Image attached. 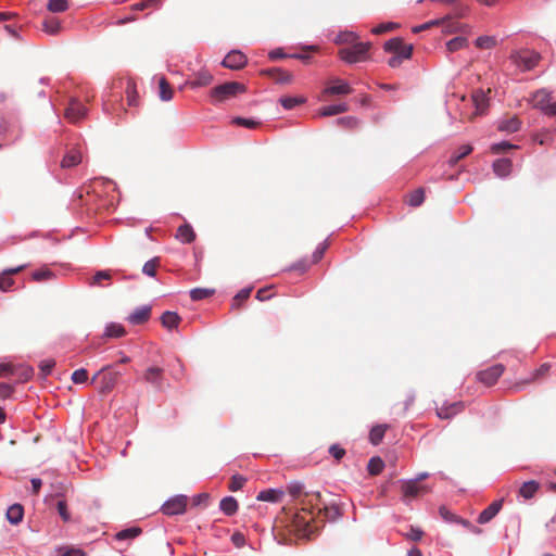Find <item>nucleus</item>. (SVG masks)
I'll use <instances>...</instances> for the list:
<instances>
[{
    "label": "nucleus",
    "mask_w": 556,
    "mask_h": 556,
    "mask_svg": "<svg viewBox=\"0 0 556 556\" xmlns=\"http://www.w3.org/2000/svg\"><path fill=\"white\" fill-rule=\"evenodd\" d=\"M521 122L517 116L503 119L498 123L497 129L507 134L516 132L520 129Z\"/></svg>",
    "instance_id": "24"
},
{
    "label": "nucleus",
    "mask_w": 556,
    "mask_h": 556,
    "mask_svg": "<svg viewBox=\"0 0 556 556\" xmlns=\"http://www.w3.org/2000/svg\"><path fill=\"white\" fill-rule=\"evenodd\" d=\"M533 108L541 110L548 116H556V102L552 101L551 93L546 89H540L532 97Z\"/></svg>",
    "instance_id": "6"
},
{
    "label": "nucleus",
    "mask_w": 556,
    "mask_h": 556,
    "mask_svg": "<svg viewBox=\"0 0 556 556\" xmlns=\"http://www.w3.org/2000/svg\"><path fill=\"white\" fill-rule=\"evenodd\" d=\"M213 81V76L207 71H200L195 74L194 79L188 85L191 88L205 87L208 86Z\"/></svg>",
    "instance_id": "29"
},
{
    "label": "nucleus",
    "mask_w": 556,
    "mask_h": 556,
    "mask_svg": "<svg viewBox=\"0 0 556 556\" xmlns=\"http://www.w3.org/2000/svg\"><path fill=\"white\" fill-rule=\"evenodd\" d=\"M399 27H400V25L397 23L387 22V23H381V24L377 25L376 27H374L371 29V33L375 35H381L384 33L393 31V30L397 29Z\"/></svg>",
    "instance_id": "43"
},
{
    "label": "nucleus",
    "mask_w": 556,
    "mask_h": 556,
    "mask_svg": "<svg viewBox=\"0 0 556 556\" xmlns=\"http://www.w3.org/2000/svg\"><path fill=\"white\" fill-rule=\"evenodd\" d=\"M539 489H540V483L534 480H530V481L522 483V485L519 488L518 493L525 500H530L536 494Z\"/></svg>",
    "instance_id": "27"
},
{
    "label": "nucleus",
    "mask_w": 556,
    "mask_h": 556,
    "mask_svg": "<svg viewBox=\"0 0 556 556\" xmlns=\"http://www.w3.org/2000/svg\"><path fill=\"white\" fill-rule=\"evenodd\" d=\"M472 101L476 108V115H481L486 111L489 98L483 90H476L472 94Z\"/></svg>",
    "instance_id": "22"
},
{
    "label": "nucleus",
    "mask_w": 556,
    "mask_h": 556,
    "mask_svg": "<svg viewBox=\"0 0 556 556\" xmlns=\"http://www.w3.org/2000/svg\"><path fill=\"white\" fill-rule=\"evenodd\" d=\"M189 498L186 495H176L162 506L163 514L167 516L180 515L186 511Z\"/></svg>",
    "instance_id": "10"
},
{
    "label": "nucleus",
    "mask_w": 556,
    "mask_h": 556,
    "mask_svg": "<svg viewBox=\"0 0 556 556\" xmlns=\"http://www.w3.org/2000/svg\"><path fill=\"white\" fill-rule=\"evenodd\" d=\"M495 45H496V39L491 36H481V37L477 38V40H476V46L480 49H491V48L495 47Z\"/></svg>",
    "instance_id": "50"
},
{
    "label": "nucleus",
    "mask_w": 556,
    "mask_h": 556,
    "mask_svg": "<svg viewBox=\"0 0 556 556\" xmlns=\"http://www.w3.org/2000/svg\"><path fill=\"white\" fill-rule=\"evenodd\" d=\"M54 366H55V361L52 358L43 359L39 364L40 371L42 372L43 376L50 375V372Z\"/></svg>",
    "instance_id": "59"
},
{
    "label": "nucleus",
    "mask_w": 556,
    "mask_h": 556,
    "mask_svg": "<svg viewBox=\"0 0 556 556\" xmlns=\"http://www.w3.org/2000/svg\"><path fill=\"white\" fill-rule=\"evenodd\" d=\"M88 380V371L85 368H79L72 374V381L74 383H85Z\"/></svg>",
    "instance_id": "56"
},
{
    "label": "nucleus",
    "mask_w": 556,
    "mask_h": 556,
    "mask_svg": "<svg viewBox=\"0 0 556 556\" xmlns=\"http://www.w3.org/2000/svg\"><path fill=\"white\" fill-rule=\"evenodd\" d=\"M283 496V491L277 489L263 490L257 494V500L263 502L278 503Z\"/></svg>",
    "instance_id": "25"
},
{
    "label": "nucleus",
    "mask_w": 556,
    "mask_h": 556,
    "mask_svg": "<svg viewBox=\"0 0 556 556\" xmlns=\"http://www.w3.org/2000/svg\"><path fill=\"white\" fill-rule=\"evenodd\" d=\"M370 42H355L350 47L340 49L338 55L349 64L365 62L370 58Z\"/></svg>",
    "instance_id": "4"
},
{
    "label": "nucleus",
    "mask_w": 556,
    "mask_h": 556,
    "mask_svg": "<svg viewBox=\"0 0 556 556\" xmlns=\"http://www.w3.org/2000/svg\"><path fill=\"white\" fill-rule=\"evenodd\" d=\"M210 500V495L207 493H200L192 497L193 506H206Z\"/></svg>",
    "instance_id": "60"
},
{
    "label": "nucleus",
    "mask_w": 556,
    "mask_h": 556,
    "mask_svg": "<svg viewBox=\"0 0 556 556\" xmlns=\"http://www.w3.org/2000/svg\"><path fill=\"white\" fill-rule=\"evenodd\" d=\"M287 491L293 498H300L302 495H304V497L301 500V502L303 500L309 498V497H306L307 493L304 492V485L301 482H291L290 484H288Z\"/></svg>",
    "instance_id": "36"
},
{
    "label": "nucleus",
    "mask_w": 556,
    "mask_h": 556,
    "mask_svg": "<svg viewBox=\"0 0 556 556\" xmlns=\"http://www.w3.org/2000/svg\"><path fill=\"white\" fill-rule=\"evenodd\" d=\"M247 482V478L241 476V475H233L231 478H230V481H229V490L231 492H237L239 490H241L243 488V485L245 484Z\"/></svg>",
    "instance_id": "47"
},
{
    "label": "nucleus",
    "mask_w": 556,
    "mask_h": 556,
    "mask_svg": "<svg viewBox=\"0 0 556 556\" xmlns=\"http://www.w3.org/2000/svg\"><path fill=\"white\" fill-rule=\"evenodd\" d=\"M219 507L227 516H232L238 510V502L235 497L227 496L220 501Z\"/></svg>",
    "instance_id": "32"
},
{
    "label": "nucleus",
    "mask_w": 556,
    "mask_h": 556,
    "mask_svg": "<svg viewBox=\"0 0 556 556\" xmlns=\"http://www.w3.org/2000/svg\"><path fill=\"white\" fill-rule=\"evenodd\" d=\"M111 279V274L108 270H99L94 274L91 285H100L102 280Z\"/></svg>",
    "instance_id": "63"
},
{
    "label": "nucleus",
    "mask_w": 556,
    "mask_h": 556,
    "mask_svg": "<svg viewBox=\"0 0 556 556\" xmlns=\"http://www.w3.org/2000/svg\"><path fill=\"white\" fill-rule=\"evenodd\" d=\"M142 378L147 383L152 384L155 390L162 391L164 389L165 377L163 368L150 366L143 371Z\"/></svg>",
    "instance_id": "11"
},
{
    "label": "nucleus",
    "mask_w": 556,
    "mask_h": 556,
    "mask_svg": "<svg viewBox=\"0 0 556 556\" xmlns=\"http://www.w3.org/2000/svg\"><path fill=\"white\" fill-rule=\"evenodd\" d=\"M87 108L76 98H71L64 112V117L72 124H77L87 116Z\"/></svg>",
    "instance_id": "8"
},
{
    "label": "nucleus",
    "mask_w": 556,
    "mask_h": 556,
    "mask_svg": "<svg viewBox=\"0 0 556 556\" xmlns=\"http://www.w3.org/2000/svg\"><path fill=\"white\" fill-rule=\"evenodd\" d=\"M176 239L182 243H191L195 239V232L189 224H185L178 227Z\"/></svg>",
    "instance_id": "26"
},
{
    "label": "nucleus",
    "mask_w": 556,
    "mask_h": 556,
    "mask_svg": "<svg viewBox=\"0 0 556 556\" xmlns=\"http://www.w3.org/2000/svg\"><path fill=\"white\" fill-rule=\"evenodd\" d=\"M180 320V316L177 313L170 311L163 313L161 317V323L163 327L167 328L168 330L176 328L179 325Z\"/></svg>",
    "instance_id": "30"
},
{
    "label": "nucleus",
    "mask_w": 556,
    "mask_h": 556,
    "mask_svg": "<svg viewBox=\"0 0 556 556\" xmlns=\"http://www.w3.org/2000/svg\"><path fill=\"white\" fill-rule=\"evenodd\" d=\"M504 370V365L495 364L484 370L479 371L477 374V378L480 382L490 387L497 381V379L503 375Z\"/></svg>",
    "instance_id": "13"
},
{
    "label": "nucleus",
    "mask_w": 556,
    "mask_h": 556,
    "mask_svg": "<svg viewBox=\"0 0 556 556\" xmlns=\"http://www.w3.org/2000/svg\"><path fill=\"white\" fill-rule=\"evenodd\" d=\"M159 87L161 100L169 101L173 98V89L164 77L160 79Z\"/></svg>",
    "instance_id": "39"
},
{
    "label": "nucleus",
    "mask_w": 556,
    "mask_h": 556,
    "mask_svg": "<svg viewBox=\"0 0 556 556\" xmlns=\"http://www.w3.org/2000/svg\"><path fill=\"white\" fill-rule=\"evenodd\" d=\"M468 40L465 37H455L446 43V48L450 52H455L467 47Z\"/></svg>",
    "instance_id": "42"
},
{
    "label": "nucleus",
    "mask_w": 556,
    "mask_h": 556,
    "mask_svg": "<svg viewBox=\"0 0 556 556\" xmlns=\"http://www.w3.org/2000/svg\"><path fill=\"white\" fill-rule=\"evenodd\" d=\"M121 376L122 372L116 369L115 365H108L93 375L91 383H98L99 392L108 394L113 391Z\"/></svg>",
    "instance_id": "3"
},
{
    "label": "nucleus",
    "mask_w": 556,
    "mask_h": 556,
    "mask_svg": "<svg viewBox=\"0 0 556 556\" xmlns=\"http://www.w3.org/2000/svg\"><path fill=\"white\" fill-rule=\"evenodd\" d=\"M384 51L392 53L388 60V65L392 68L400 67L405 60H409L413 55V45H407L400 37H394L388 40L384 46Z\"/></svg>",
    "instance_id": "2"
},
{
    "label": "nucleus",
    "mask_w": 556,
    "mask_h": 556,
    "mask_svg": "<svg viewBox=\"0 0 556 556\" xmlns=\"http://www.w3.org/2000/svg\"><path fill=\"white\" fill-rule=\"evenodd\" d=\"M551 369V365L548 363L542 364L532 374V377L526 381V383H529L531 381L538 380L540 378L545 377Z\"/></svg>",
    "instance_id": "51"
},
{
    "label": "nucleus",
    "mask_w": 556,
    "mask_h": 556,
    "mask_svg": "<svg viewBox=\"0 0 556 556\" xmlns=\"http://www.w3.org/2000/svg\"><path fill=\"white\" fill-rule=\"evenodd\" d=\"M247 91L245 85L238 83V81H228L222 85H218L214 87L210 91V96L212 99V102L214 104L224 102L226 100H229L231 98L237 97L239 93H244Z\"/></svg>",
    "instance_id": "5"
},
{
    "label": "nucleus",
    "mask_w": 556,
    "mask_h": 556,
    "mask_svg": "<svg viewBox=\"0 0 556 556\" xmlns=\"http://www.w3.org/2000/svg\"><path fill=\"white\" fill-rule=\"evenodd\" d=\"M61 29V24L55 17H47L43 21V30L50 35H56Z\"/></svg>",
    "instance_id": "38"
},
{
    "label": "nucleus",
    "mask_w": 556,
    "mask_h": 556,
    "mask_svg": "<svg viewBox=\"0 0 556 556\" xmlns=\"http://www.w3.org/2000/svg\"><path fill=\"white\" fill-rule=\"evenodd\" d=\"M52 276H53L52 271L48 268H41V269L35 270L31 274L33 279L36 281L47 280V279H50Z\"/></svg>",
    "instance_id": "57"
},
{
    "label": "nucleus",
    "mask_w": 556,
    "mask_h": 556,
    "mask_svg": "<svg viewBox=\"0 0 556 556\" xmlns=\"http://www.w3.org/2000/svg\"><path fill=\"white\" fill-rule=\"evenodd\" d=\"M353 91L352 87L340 78H333L329 80L328 86L324 90L325 94L334 96V94H350Z\"/></svg>",
    "instance_id": "15"
},
{
    "label": "nucleus",
    "mask_w": 556,
    "mask_h": 556,
    "mask_svg": "<svg viewBox=\"0 0 556 556\" xmlns=\"http://www.w3.org/2000/svg\"><path fill=\"white\" fill-rule=\"evenodd\" d=\"M17 368L12 364H0V377L15 375Z\"/></svg>",
    "instance_id": "62"
},
{
    "label": "nucleus",
    "mask_w": 556,
    "mask_h": 556,
    "mask_svg": "<svg viewBox=\"0 0 556 556\" xmlns=\"http://www.w3.org/2000/svg\"><path fill=\"white\" fill-rule=\"evenodd\" d=\"M151 317V307L141 306L135 309L128 317L127 320L132 325H141L147 323Z\"/></svg>",
    "instance_id": "19"
},
{
    "label": "nucleus",
    "mask_w": 556,
    "mask_h": 556,
    "mask_svg": "<svg viewBox=\"0 0 556 556\" xmlns=\"http://www.w3.org/2000/svg\"><path fill=\"white\" fill-rule=\"evenodd\" d=\"M83 160V153L79 147L72 148L67 151L62 160V167L71 168L78 165Z\"/></svg>",
    "instance_id": "20"
},
{
    "label": "nucleus",
    "mask_w": 556,
    "mask_h": 556,
    "mask_svg": "<svg viewBox=\"0 0 556 556\" xmlns=\"http://www.w3.org/2000/svg\"><path fill=\"white\" fill-rule=\"evenodd\" d=\"M383 468H384V463L380 457L376 456V457H371L369 459L367 469L371 476L379 475L383 470Z\"/></svg>",
    "instance_id": "37"
},
{
    "label": "nucleus",
    "mask_w": 556,
    "mask_h": 556,
    "mask_svg": "<svg viewBox=\"0 0 556 556\" xmlns=\"http://www.w3.org/2000/svg\"><path fill=\"white\" fill-rule=\"evenodd\" d=\"M141 533V529L138 527L128 528L125 530L119 531L116 533L115 538L117 540H127V539H134L138 536Z\"/></svg>",
    "instance_id": "49"
},
{
    "label": "nucleus",
    "mask_w": 556,
    "mask_h": 556,
    "mask_svg": "<svg viewBox=\"0 0 556 556\" xmlns=\"http://www.w3.org/2000/svg\"><path fill=\"white\" fill-rule=\"evenodd\" d=\"M306 497L309 498L300 502L304 511L309 510V514H313V510H317V515L324 514L325 518L331 521L338 519L343 514L341 506L338 504L321 506V497L318 492L314 494H306Z\"/></svg>",
    "instance_id": "1"
},
{
    "label": "nucleus",
    "mask_w": 556,
    "mask_h": 556,
    "mask_svg": "<svg viewBox=\"0 0 556 556\" xmlns=\"http://www.w3.org/2000/svg\"><path fill=\"white\" fill-rule=\"evenodd\" d=\"M126 329L123 325L117 323H110L106 325L102 339H114L126 336Z\"/></svg>",
    "instance_id": "23"
},
{
    "label": "nucleus",
    "mask_w": 556,
    "mask_h": 556,
    "mask_svg": "<svg viewBox=\"0 0 556 556\" xmlns=\"http://www.w3.org/2000/svg\"><path fill=\"white\" fill-rule=\"evenodd\" d=\"M248 63V58L240 51L229 52L223 60L222 65L230 70H241Z\"/></svg>",
    "instance_id": "14"
},
{
    "label": "nucleus",
    "mask_w": 556,
    "mask_h": 556,
    "mask_svg": "<svg viewBox=\"0 0 556 556\" xmlns=\"http://www.w3.org/2000/svg\"><path fill=\"white\" fill-rule=\"evenodd\" d=\"M517 147L509 143L508 141H503V142H500V143H494L492 147H491V151L494 153V154H500V153H505L511 149H516Z\"/></svg>",
    "instance_id": "53"
},
{
    "label": "nucleus",
    "mask_w": 556,
    "mask_h": 556,
    "mask_svg": "<svg viewBox=\"0 0 556 556\" xmlns=\"http://www.w3.org/2000/svg\"><path fill=\"white\" fill-rule=\"evenodd\" d=\"M401 491L403 500L408 502L427 494L430 490L427 485L419 484L417 480H407L402 482Z\"/></svg>",
    "instance_id": "9"
},
{
    "label": "nucleus",
    "mask_w": 556,
    "mask_h": 556,
    "mask_svg": "<svg viewBox=\"0 0 556 556\" xmlns=\"http://www.w3.org/2000/svg\"><path fill=\"white\" fill-rule=\"evenodd\" d=\"M511 166L509 159H498L493 163V170L498 177H506L510 174Z\"/></svg>",
    "instance_id": "28"
},
{
    "label": "nucleus",
    "mask_w": 556,
    "mask_h": 556,
    "mask_svg": "<svg viewBox=\"0 0 556 556\" xmlns=\"http://www.w3.org/2000/svg\"><path fill=\"white\" fill-rule=\"evenodd\" d=\"M387 428V425H378L371 428L369 433V440L374 445H378L382 441Z\"/></svg>",
    "instance_id": "35"
},
{
    "label": "nucleus",
    "mask_w": 556,
    "mask_h": 556,
    "mask_svg": "<svg viewBox=\"0 0 556 556\" xmlns=\"http://www.w3.org/2000/svg\"><path fill=\"white\" fill-rule=\"evenodd\" d=\"M337 125L352 129L358 125V121L353 116H344L337 119Z\"/></svg>",
    "instance_id": "54"
},
{
    "label": "nucleus",
    "mask_w": 556,
    "mask_h": 556,
    "mask_svg": "<svg viewBox=\"0 0 556 556\" xmlns=\"http://www.w3.org/2000/svg\"><path fill=\"white\" fill-rule=\"evenodd\" d=\"M261 74L270 77L275 83L281 84V85L291 84L293 80L292 74L288 71L280 68V67L262 70Z\"/></svg>",
    "instance_id": "16"
},
{
    "label": "nucleus",
    "mask_w": 556,
    "mask_h": 556,
    "mask_svg": "<svg viewBox=\"0 0 556 556\" xmlns=\"http://www.w3.org/2000/svg\"><path fill=\"white\" fill-rule=\"evenodd\" d=\"M315 510H313V514H309V510L304 511L301 508V513H296L293 516V526L296 531L302 532L304 535H308L313 532V529L311 527V522L314 520Z\"/></svg>",
    "instance_id": "12"
},
{
    "label": "nucleus",
    "mask_w": 556,
    "mask_h": 556,
    "mask_svg": "<svg viewBox=\"0 0 556 556\" xmlns=\"http://www.w3.org/2000/svg\"><path fill=\"white\" fill-rule=\"evenodd\" d=\"M447 20H448V17H444V18H438V20H433V21L427 22V23H425L422 25L414 27L413 31L414 33H419L421 30L429 29L432 26H438V25H441V24L445 23V21H447Z\"/></svg>",
    "instance_id": "55"
},
{
    "label": "nucleus",
    "mask_w": 556,
    "mask_h": 556,
    "mask_svg": "<svg viewBox=\"0 0 556 556\" xmlns=\"http://www.w3.org/2000/svg\"><path fill=\"white\" fill-rule=\"evenodd\" d=\"M126 96H127L128 105H130V106L138 105V93L136 90V86L132 81L127 83Z\"/></svg>",
    "instance_id": "45"
},
{
    "label": "nucleus",
    "mask_w": 556,
    "mask_h": 556,
    "mask_svg": "<svg viewBox=\"0 0 556 556\" xmlns=\"http://www.w3.org/2000/svg\"><path fill=\"white\" fill-rule=\"evenodd\" d=\"M472 147L470 144L462 146L458 151L450 159V164L455 165L458 161L470 154Z\"/></svg>",
    "instance_id": "44"
},
{
    "label": "nucleus",
    "mask_w": 556,
    "mask_h": 556,
    "mask_svg": "<svg viewBox=\"0 0 556 556\" xmlns=\"http://www.w3.org/2000/svg\"><path fill=\"white\" fill-rule=\"evenodd\" d=\"M252 288H245L240 290L237 295L232 299L231 307L239 308L241 303L249 299Z\"/></svg>",
    "instance_id": "46"
},
{
    "label": "nucleus",
    "mask_w": 556,
    "mask_h": 556,
    "mask_svg": "<svg viewBox=\"0 0 556 556\" xmlns=\"http://www.w3.org/2000/svg\"><path fill=\"white\" fill-rule=\"evenodd\" d=\"M279 102L286 110H291L304 103L305 99L302 97H282L280 98Z\"/></svg>",
    "instance_id": "40"
},
{
    "label": "nucleus",
    "mask_w": 556,
    "mask_h": 556,
    "mask_svg": "<svg viewBox=\"0 0 556 556\" xmlns=\"http://www.w3.org/2000/svg\"><path fill=\"white\" fill-rule=\"evenodd\" d=\"M329 454L337 460L341 459L345 455V450L338 444H333L329 447Z\"/></svg>",
    "instance_id": "64"
},
{
    "label": "nucleus",
    "mask_w": 556,
    "mask_h": 556,
    "mask_svg": "<svg viewBox=\"0 0 556 556\" xmlns=\"http://www.w3.org/2000/svg\"><path fill=\"white\" fill-rule=\"evenodd\" d=\"M510 59L520 70L530 71L539 63L540 55L534 51L522 50L513 53Z\"/></svg>",
    "instance_id": "7"
},
{
    "label": "nucleus",
    "mask_w": 556,
    "mask_h": 556,
    "mask_svg": "<svg viewBox=\"0 0 556 556\" xmlns=\"http://www.w3.org/2000/svg\"><path fill=\"white\" fill-rule=\"evenodd\" d=\"M25 265H21L15 268L5 269L0 274V290L8 291L14 283L12 276L22 271Z\"/></svg>",
    "instance_id": "21"
},
{
    "label": "nucleus",
    "mask_w": 556,
    "mask_h": 556,
    "mask_svg": "<svg viewBox=\"0 0 556 556\" xmlns=\"http://www.w3.org/2000/svg\"><path fill=\"white\" fill-rule=\"evenodd\" d=\"M24 516L23 506L20 504H13L7 510V518L12 525H17L22 521Z\"/></svg>",
    "instance_id": "31"
},
{
    "label": "nucleus",
    "mask_w": 556,
    "mask_h": 556,
    "mask_svg": "<svg viewBox=\"0 0 556 556\" xmlns=\"http://www.w3.org/2000/svg\"><path fill=\"white\" fill-rule=\"evenodd\" d=\"M503 506V500H497L491 503L484 510H482L478 517V522L484 525L491 521L501 510Z\"/></svg>",
    "instance_id": "18"
},
{
    "label": "nucleus",
    "mask_w": 556,
    "mask_h": 556,
    "mask_svg": "<svg viewBox=\"0 0 556 556\" xmlns=\"http://www.w3.org/2000/svg\"><path fill=\"white\" fill-rule=\"evenodd\" d=\"M160 266V258L159 257H154L150 261H148L143 267H142V271L143 274L150 276V277H155L156 275V269L157 267Z\"/></svg>",
    "instance_id": "48"
},
{
    "label": "nucleus",
    "mask_w": 556,
    "mask_h": 556,
    "mask_svg": "<svg viewBox=\"0 0 556 556\" xmlns=\"http://www.w3.org/2000/svg\"><path fill=\"white\" fill-rule=\"evenodd\" d=\"M424 535V531L418 528V527H414V526H410L409 527V531L405 534V536L412 541H420L421 538Z\"/></svg>",
    "instance_id": "58"
},
{
    "label": "nucleus",
    "mask_w": 556,
    "mask_h": 556,
    "mask_svg": "<svg viewBox=\"0 0 556 556\" xmlns=\"http://www.w3.org/2000/svg\"><path fill=\"white\" fill-rule=\"evenodd\" d=\"M56 509L64 521H68L71 519L65 501H59L56 504Z\"/></svg>",
    "instance_id": "61"
},
{
    "label": "nucleus",
    "mask_w": 556,
    "mask_h": 556,
    "mask_svg": "<svg viewBox=\"0 0 556 556\" xmlns=\"http://www.w3.org/2000/svg\"><path fill=\"white\" fill-rule=\"evenodd\" d=\"M213 292L214 291L210 290V289L197 288V289L191 290L190 296L192 300L199 301V300H203V299L211 296L213 294Z\"/></svg>",
    "instance_id": "52"
},
{
    "label": "nucleus",
    "mask_w": 556,
    "mask_h": 556,
    "mask_svg": "<svg viewBox=\"0 0 556 556\" xmlns=\"http://www.w3.org/2000/svg\"><path fill=\"white\" fill-rule=\"evenodd\" d=\"M348 111H349V106L345 103L332 104V105H327V106H324L323 109H320L319 115L320 116H332V115L345 113Z\"/></svg>",
    "instance_id": "33"
},
{
    "label": "nucleus",
    "mask_w": 556,
    "mask_h": 556,
    "mask_svg": "<svg viewBox=\"0 0 556 556\" xmlns=\"http://www.w3.org/2000/svg\"><path fill=\"white\" fill-rule=\"evenodd\" d=\"M464 409L462 402L443 403L437 408V416L441 419H450Z\"/></svg>",
    "instance_id": "17"
},
{
    "label": "nucleus",
    "mask_w": 556,
    "mask_h": 556,
    "mask_svg": "<svg viewBox=\"0 0 556 556\" xmlns=\"http://www.w3.org/2000/svg\"><path fill=\"white\" fill-rule=\"evenodd\" d=\"M406 202L408 205L413 207H417L421 205L425 201V189L424 188H417L416 190L412 191L407 194Z\"/></svg>",
    "instance_id": "34"
},
{
    "label": "nucleus",
    "mask_w": 556,
    "mask_h": 556,
    "mask_svg": "<svg viewBox=\"0 0 556 556\" xmlns=\"http://www.w3.org/2000/svg\"><path fill=\"white\" fill-rule=\"evenodd\" d=\"M47 9L53 13H61L68 9L67 0H49Z\"/></svg>",
    "instance_id": "41"
}]
</instances>
